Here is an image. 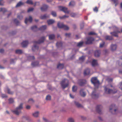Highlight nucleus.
<instances>
[{
  "mask_svg": "<svg viewBox=\"0 0 122 122\" xmlns=\"http://www.w3.org/2000/svg\"><path fill=\"white\" fill-rule=\"evenodd\" d=\"M92 66H94L97 64V61L95 59H93L92 63Z\"/></svg>",
  "mask_w": 122,
  "mask_h": 122,
  "instance_id": "20",
  "label": "nucleus"
},
{
  "mask_svg": "<svg viewBox=\"0 0 122 122\" xmlns=\"http://www.w3.org/2000/svg\"><path fill=\"white\" fill-rule=\"evenodd\" d=\"M115 105L114 104H113L110 107V112H111V110L115 108Z\"/></svg>",
  "mask_w": 122,
  "mask_h": 122,
  "instance_id": "35",
  "label": "nucleus"
},
{
  "mask_svg": "<svg viewBox=\"0 0 122 122\" xmlns=\"http://www.w3.org/2000/svg\"><path fill=\"white\" fill-rule=\"evenodd\" d=\"M94 40V39L92 37H88L87 38V40L86 42V44H91Z\"/></svg>",
  "mask_w": 122,
  "mask_h": 122,
  "instance_id": "7",
  "label": "nucleus"
},
{
  "mask_svg": "<svg viewBox=\"0 0 122 122\" xmlns=\"http://www.w3.org/2000/svg\"><path fill=\"white\" fill-rule=\"evenodd\" d=\"M26 3L31 5L33 4V3L32 0H27L26 2Z\"/></svg>",
  "mask_w": 122,
  "mask_h": 122,
  "instance_id": "37",
  "label": "nucleus"
},
{
  "mask_svg": "<svg viewBox=\"0 0 122 122\" xmlns=\"http://www.w3.org/2000/svg\"><path fill=\"white\" fill-rule=\"evenodd\" d=\"M86 81L85 80L80 79L78 81V83L79 85L82 86L86 83Z\"/></svg>",
  "mask_w": 122,
  "mask_h": 122,
  "instance_id": "9",
  "label": "nucleus"
},
{
  "mask_svg": "<svg viewBox=\"0 0 122 122\" xmlns=\"http://www.w3.org/2000/svg\"><path fill=\"white\" fill-rule=\"evenodd\" d=\"M39 63L38 62H33L31 63L32 65L33 66H38Z\"/></svg>",
  "mask_w": 122,
  "mask_h": 122,
  "instance_id": "34",
  "label": "nucleus"
},
{
  "mask_svg": "<svg viewBox=\"0 0 122 122\" xmlns=\"http://www.w3.org/2000/svg\"><path fill=\"white\" fill-rule=\"evenodd\" d=\"M121 32H122V29L121 30V31L117 30L116 31L110 32V33L112 36H114L115 37H118V35L117 34L118 33H120Z\"/></svg>",
  "mask_w": 122,
  "mask_h": 122,
  "instance_id": "8",
  "label": "nucleus"
},
{
  "mask_svg": "<svg viewBox=\"0 0 122 122\" xmlns=\"http://www.w3.org/2000/svg\"><path fill=\"white\" fill-rule=\"evenodd\" d=\"M102 107L101 105H97L96 107V110L97 112L99 114L101 113V109Z\"/></svg>",
  "mask_w": 122,
  "mask_h": 122,
  "instance_id": "10",
  "label": "nucleus"
},
{
  "mask_svg": "<svg viewBox=\"0 0 122 122\" xmlns=\"http://www.w3.org/2000/svg\"><path fill=\"white\" fill-rule=\"evenodd\" d=\"M28 44V41H25L21 43V45L23 47L26 46Z\"/></svg>",
  "mask_w": 122,
  "mask_h": 122,
  "instance_id": "14",
  "label": "nucleus"
},
{
  "mask_svg": "<svg viewBox=\"0 0 122 122\" xmlns=\"http://www.w3.org/2000/svg\"><path fill=\"white\" fill-rule=\"evenodd\" d=\"M105 39L107 40H113V38L112 36H106Z\"/></svg>",
  "mask_w": 122,
  "mask_h": 122,
  "instance_id": "22",
  "label": "nucleus"
},
{
  "mask_svg": "<svg viewBox=\"0 0 122 122\" xmlns=\"http://www.w3.org/2000/svg\"><path fill=\"white\" fill-rule=\"evenodd\" d=\"M83 41H80L77 44V46L79 47H81L83 45Z\"/></svg>",
  "mask_w": 122,
  "mask_h": 122,
  "instance_id": "31",
  "label": "nucleus"
},
{
  "mask_svg": "<svg viewBox=\"0 0 122 122\" xmlns=\"http://www.w3.org/2000/svg\"><path fill=\"white\" fill-rule=\"evenodd\" d=\"M23 3L21 2L20 1L16 5L15 7H19L21 5H23Z\"/></svg>",
  "mask_w": 122,
  "mask_h": 122,
  "instance_id": "33",
  "label": "nucleus"
},
{
  "mask_svg": "<svg viewBox=\"0 0 122 122\" xmlns=\"http://www.w3.org/2000/svg\"><path fill=\"white\" fill-rule=\"evenodd\" d=\"M64 67V65L63 64H59L57 66V68L59 69H62Z\"/></svg>",
  "mask_w": 122,
  "mask_h": 122,
  "instance_id": "21",
  "label": "nucleus"
},
{
  "mask_svg": "<svg viewBox=\"0 0 122 122\" xmlns=\"http://www.w3.org/2000/svg\"><path fill=\"white\" fill-rule=\"evenodd\" d=\"M31 29L33 31H36L37 29V28L36 25H34L31 27Z\"/></svg>",
  "mask_w": 122,
  "mask_h": 122,
  "instance_id": "28",
  "label": "nucleus"
},
{
  "mask_svg": "<svg viewBox=\"0 0 122 122\" xmlns=\"http://www.w3.org/2000/svg\"><path fill=\"white\" fill-rule=\"evenodd\" d=\"M22 51L21 50H17L15 51V53L17 54H21L22 53Z\"/></svg>",
  "mask_w": 122,
  "mask_h": 122,
  "instance_id": "32",
  "label": "nucleus"
},
{
  "mask_svg": "<svg viewBox=\"0 0 122 122\" xmlns=\"http://www.w3.org/2000/svg\"><path fill=\"white\" fill-rule=\"evenodd\" d=\"M105 42H103L102 43H100V47L101 48L104 45Z\"/></svg>",
  "mask_w": 122,
  "mask_h": 122,
  "instance_id": "48",
  "label": "nucleus"
},
{
  "mask_svg": "<svg viewBox=\"0 0 122 122\" xmlns=\"http://www.w3.org/2000/svg\"><path fill=\"white\" fill-rule=\"evenodd\" d=\"M7 90L8 93V94H11L13 93V92L11 91L10 90L8 87L7 88Z\"/></svg>",
  "mask_w": 122,
  "mask_h": 122,
  "instance_id": "45",
  "label": "nucleus"
},
{
  "mask_svg": "<svg viewBox=\"0 0 122 122\" xmlns=\"http://www.w3.org/2000/svg\"><path fill=\"white\" fill-rule=\"evenodd\" d=\"M62 42H57L56 43V46L58 47H59L62 46Z\"/></svg>",
  "mask_w": 122,
  "mask_h": 122,
  "instance_id": "23",
  "label": "nucleus"
},
{
  "mask_svg": "<svg viewBox=\"0 0 122 122\" xmlns=\"http://www.w3.org/2000/svg\"><path fill=\"white\" fill-rule=\"evenodd\" d=\"M100 51L99 50H97L95 51L94 53V56L95 57H98L100 55Z\"/></svg>",
  "mask_w": 122,
  "mask_h": 122,
  "instance_id": "17",
  "label": "nucleus"
},
{
  "mask_svg": "<svg viewBox=\"0 0 122 122\" xmlns=\"http://www.w3.org/2000/svg\"><path fill=\"white\" fill-rule=\"evenodd\" d=\"M59 8L61 10L63 11L65 13H69V12L68 11L67 8L61 6L59 7Z\"/></svg>",
  "mask_w": 122,
  "mask_h": 122,
  "instance_id": "11",
  "label": "nucleus"
},
{
  "mask_svg": "<svg viewBox=\"0 0 122 122\" xmlns=\"http://www.w3.org/2000/svg\"><path fill=\"white\" fill-rule=\"evenodd\" d=\"M14 22L17 25H18L19 24V21L16 19H15L14 20Z\"/></svg>",
  "mask_w": 122,
  "mask_h": 122,
  "instance_id": "40",
  "label": "nucleus"
},
{
  "mask_svg": "<svg viewBox=\"0 0 122 122\" xmlns=\"http://www.w3.org/2000/svg\"><path fill=\"white\" fill-rule=\"evenodd\" d=\"M46 99L47 100H50L51 99V97L49 95H47L46 98Z\"/></svg>",
  "mask_w": 122,
  "mask_h": 122,
  "instance_id": "47",
  "label": "nucleus"
},
{
  "mask_svg": "<svg viewBox=\"0 0 122 122\" xmlns=\"http://www.w3.org/2000/svg\"><path fill=\"white\" fill-rule=\"evenodd\" d=\"M32 17L31 16H30L29 19L26 18L25 20V23L26 24H27V22L28 21L30 23L32 22Z\"/></svg>",
  "mask_w": 122,
  "mask_h": 122,
  "instance_id": "13",
  "label": "nucleus"
},
{
  "mask_svg": "<svg viewBox=\"0 0 122 122\" xmlns=\"http://www.w3.org/2000/svg\"><path fill=\"white\" fill-rule=\"evenodd\" d=\"M115 4V6H116L118 4V0H111Z\"/></svg>",
  "mask_w": 122,
  "mask_h": 122,
  "instance_id": "43",
  "label": "nucleus"
},
{
  "mask_svg": "<svg viewBox=\"0 0 122 122\" xmlns=\"http://www.w3.org/2000/svg\"><path fill=\"white\" fill-rule=\"evenodd\" d=\"M14 59H11L10 62L11 63H12L14 62Z\"/></svg>",
  "mask_w": 122,
  "mask_h": 122,
  "instance_id": "64",
  "label": "nucleus"
},
{
  "mask_svg": "<svg viewBox=\"0 0 122 122\" xmlns=\"http://www.w3.org/2000/svg\"><path fill=\"white\" fill-rule=\"evenodd\" d=\"M69 17V16L65 15L62 17H59V18L60 19H63L65 18H68Z\"/></svg>",
  "mask_w": 122,
  "mask_h": 122,
  "instance_id": "46",
  "label": "nucleus"
},
{
  "mask_svg": "<svg viewBox=\"0 0 122 122\" xmlns=\"http://www.w3.org/2000/svg\"><path fill=\"white\" fill-rule=\"evenodd\" d=\"M75 5V1H71L69 3V5L72 6H74Z\"/></svg>",
  "mask_w": 122,
  "mask_h": 122,
  "instance_id": "24",
  "label": "nucleus"
},
{
  "mask_svg": "<svg viewBox=\"0 0 122 122\" xmlns=\"http://www.w3.org/2000/svg\"><path fill=\"white\" fill-rule=\"evenodd\" d=\"M48 7V6L47 5L44 4L42 6L41 8V10L42 11H45L47 10Z\"/></svg>",
  "mask_w": 122,
  "mask_h": 122,
  "instance_id": "12",
  "label": "nucleus"
},
{
  "mask_svg": "<svg viewBox=\"0 0 122 122\" xmlns=\"http://www.w3.org/2000/svg\"><path fill=\"white\" fill-rule=\"evenodd\" d=\"M2 97L3 98L7 97V96L6 95L4 94L2 95Z\"/></svg>",
  "mask_w": 122,
  "mask_h": 122,
  "instance_id": "59",
  "label": "nucleus"
},
{
  "mask_svg": "<svg viewBox=\"0 0 122 122\" xmlns=\"http://www.w3.org/2000/svg\"><path fill=\"white\" fill-rule=\"evenodd\" d=\"M79 59L81 61H83L85 60V57L84 56H82L81 57H80L79 58Z\"/></svg>",
  "mask_w": 122,
  "mask_h": 122,
  "instance_id": "38",
  "label": "nucleus"
},
{
  "mask_svg": "<svg viewBox=\"0 0 122 122\" xmlns=\"http://www.w3.org/2000/svg\"><path fill=\"white\" fill-rule=\"evenodd\" d=\"M75 103L76 106L78 107H82V106L78 102H75Z\"/></svg>",
  "mask_w": 122,
  "mask_h": 122,
  "instance_id": "29",
  "label": "nucleus"
},
{
  "mask_svg": "<svg viewBox=\"0 0 122 122\" xmlns=\"http://www.w3.org/2000/svg\"><path fill=\"white\" fill-rule=\"evenodd\" d=\"M23 104L21 103L18 107H17L15 110H12V111L14 114L19 115L21 113V110L23 108Z\"/></svg>",
  "mask_w": 122,
  "mask_h": 122,
  "instance_id": "3",
  "label": "nucleus"
},
{
  "mask_svg": "<svg viewBox=\"0 0 122 122\" xmlns=\"http://www.w3.org/2000/svg\"><path fill=\"white\" fill-rule=\"evenodd\" d=\"M4 2L2 0H0V5H3Z\"/></svg>",
  "mask_w": 122,
  "mask_h": 122,
  "instance_id": "55",
  "label": "nucleus"
},
{
  "mask_svg": "<svg viewBox=\"0 0 122 122\" xmlns=\"http://www.w3.org/2000/svg\"><path fill=\"white\" fill-rule=\"evenodd\" d=\"M104 90H105V93L108 94L111 93L114 94L117 92L116 91V92H114L112 90L108 88L106 86L105 87Z\"/></svg>",
  "mask_w": 122,
  "mask_h": 122,
  "instance_id": "6",
  "label": "nucleus"
},
{
  "mask_svg": "<svg viewBox=\"0 0 122 122\" xmlns=\"http://www.w3.org/2000/svg\"><path fill=\"white\" fill-rule=\"evenodd\" d=\"M57 26L59 28H62L64 30H69V27L63 24V23L59 22L57 24Z\"/></svg>",
  "mask_w": 122,
  "mask_h": 122,
  "instance_id": "5",
  "label": "nucleus"
},
{
  "mask_svg": "<svg viewBox=\"0 0 122 122\" xmlns=\"http://www.w3.org/2000/svg\"><path fill=\"white\" fill-rule=\"evenodd\" d=\"M49 15H47V14H45L43 15H41L40 17V18L42 19H45L49 17Z\"/></svg>",
  "mask_w": 122,
  "mask_h": 122,
  "instance_id": "19",
  "label": "nucleus"
},
{
  "mask_svg": "<svg viewBox=\"0 0 122 122\" xmlns=\"http://www.w3.org/2000/svg\"><path fill=\"white\" fill-rule=\"evenodd\" d=\"M80 95L82 97H85L86 95L85 92L84 91L83 89H81L80 90Z\"/></svg>",
  "mask_w": 122,
  "mask_h": 122,
  "instance_id": "15",
  "label": "nucleus"
},
{
  "mask_svg": "<svg viewBox=\"0 0 122 122\" xmlns=\"http://www.w3.org/2000/svg\"><path fill=\"white\" fill-rule=\"evenodd\" d=\"M34 9L33 8H29L27 10V12H29L30 11H32Z\"/></svg>",
  "mask_w": 122,
  "mask_h": 122,
  "instance_id": "51",
  "label": "nucleus"
},
{
  "mask_svg": "<svg viewBox=\"0 0 122 122\" xmlns=\"http://www.w3.org/2000/svg\"><path fill=\"white\" fill-rule=\"evenodd\" d=\"M113 79L112 78H110L108 79V81L109 82H112V81Z\"/></svg>",
  "mask_w": 122,
  "mask_h": 122,
  "instance_id": "63",
  "label": "nucleus"
},
{
  "mask_svg": "<svg viewBox=\"0 0 122 122\" xmlns=\"http://www.w3.org/2000/svg\"><path fill=\"white\" fill-rule=\"evenodd\" d=\"M65 35L66 37H70L71 34L70 33H66L65 34Z\"/></svg>",
  "mask_w": 122,
  "mask_h": 122,
  "instance_id": "54",
  "label": "nucleus"
},
{
  "mask_svg": "<svg viewBox=\"0 0 122 122\" xmlns=\"http://www.w3.org/2000/svg\"><path fill=\"white\" fill-rule=\"evenodd\" d=\"M3 10H4L5 11H6L5 9L4 8H1L0 9V12L3 11Z\"/></svg>",
  "mask_w": 122,
  "mask_h": 122,
  "instance_id": "58",
  "label": "nucleus"
},
{
  "mask_svg": "<svg viewBox=\"0 0 122 122\" xmlns=\"http://www.w3.org/2000/svg\"><path fill=\"white\" fill-rule=\"evenodd\" d=\"M49 39L50 40H52L54 39L55 38V36L54 34H51L49 36Z\"/></svg>",
  "mask_w": 122,
  "mask_h": 122,
  "instance_id": "25",
  "label": "nucleus"
},
{
  "mask_svg": "<svg viewBox=\"0 0 122 122\" xmlns=\"http://www.w3.org/2000/svg\"><path fill=\"white\" fill-rule=\"evenodd\" d=\"M117 46L116 44L111 45V49L112 51H115L117 48Z\"/></svg>",
  "mask_w": 122,
  "mask_h": 122,
  "instance_id": "16",
  "label": "nucleus"
},
{
  "mask_svg": "<svg viewBox=\"0 0 122 122\" xmlns=\"http://www.w3.org/2000/svg\"><path fill=\"white\" fill-rule=\"evenodd\" d=\"M120 86L119 88L122 90V82L120 83Z\"/></svg>",
  "mask_w": 122,
  "mask_h": 122,
  "instance_id": "57",
  "label": "nucleus"
},
{
  "mask_svg": "<svg viewBox=\"0 0 122 122\" xmlns=\"http://www.w3.org/2000/svg\"><path fill=\"white\" fill-rule=\"evenodd\" d=\"M39 114V112H36L33 113L32 115L34 117H37L38 116Z\"/></svg>",
  "mask_w": 122,
  "mask_h": 122,
  "instance_id": "26",
  "label": "nucleus"
},
{
  "mask_svg": "<svg viewBox=\"0 0 122 122\" xmlns=\"http://www.w3.org/2000/svg\"><path fill=\"white\" fill-rule=\"evenodd\" d=\"M76 14L74 13H72L71 14V15L72 17H75L76 16Z\"/></svg>",
  "mask_w": 122,
  "mask_h": 122,
  "instance_id": "49",
  "label": "nucleus"
},
{
  "mask_svg": "<svg viewBox=\"0 0 122 122\" xmlns=\"http://www.w3.org/2000/svg\"><path fill=\"white\" fill-rule=\"evenodd\" d=\"M26 108L27 109H29L30 108V107L29 105L26 106Z\"/></svg>",
  "mask_w": 122,
  "mask_h": 122,
  "instance_id": "62",
  "label": "nucleus"
},
{
  "mask_svg": "<svg viewBox=\"0 0 122 122\" xmlns=\"http://www.w3.org/2000/svg\"><path fill=\"white\" fill-rule=\"evenodd\" d=\"M97 34L92 31L91 32L88 33V35H97Z\"/></svg>",
  "mask_w": 122,
  "mask_h": 122,
  "instance_id": "41",
  "label": "nucleus"
},
{
  "mask_svg": "<svg viewBox=\"0 0 122 122\" xmlns=\"http://www.w3.org/2000/svg\"><path fill=\"white\" fill-rule=\"evenodd\" d=\"M46 25H45L42 26L39 29L40 30H43L46 29Z\"/></svg>",
  "mask_w": 122,
  "mask_h": 122,
  "instance_id": "27",
  "label": "nucleus"
},
{
  "mask_svg": "<svg viewBox=\"0 0 122 122\" xmlns=\"http://www.w3.org/2000/svg\"><path fill=\"white\" fill-rule=\"evenodd\" d=\"M43 120L46 122H48V120L45 118H43Z\"/></svg>",
  "mask_w": 122,
  "mask_h": 122,
  "instance_id": "60",
  "label": "nucleus"
},
{
  "mask_svg": "<svg viewBox=\"0 0 122 122\" xmlns=\"http://www.w3.org/2000/svg\"><path fill=\"white\" fill-rule=\"evenodd\" d=\"M68 80L66 79H64L61 83V86L63 89H64L68 86Z\"/></svg>",
  "mask_w": 122,
  "mask_h": 122,
  "instance_id": "4",
  "label": "nucleus"
},
{
  "mask_svg": "<svg viewBox=\"0 0 122 122\" xmlns=\"http://www.w3.org/2000/svg\"><path fill=\"white\" fill-rule=\"evenodd\" d=\"M39 2H36L34 5V6H35L36 5H39Z\"/></svg>",
  "mask_w": 122,
  "mask_h": 122,
  "instance_id": "56",
  "label": "nucleus"
},
{
  "mask_svg": "<svg viewBox=\"0 0 122 122\" xmlns=\"http://www.w3.org/2000/svg\"><path fill=\"white\" fill-rule=\"evenodd\" d=\"M51 14L54 17H56V12L54 11H52L51 13Z\"/></svg>",
  "mask_w": 122,
  "mask_h": 122,
  "instance_id": "39",
  "label": "nucleus"
},
{
  "mask_svg": "<svg viewBox=\"0 0 122 122\" xmlns=\"http://www.w3.org/2000/svg\"><path fill=\"white\" fill-rule=\"evenodd\" d=\"M17 18L20 20H21L22 19L23 16L21 15H18L17 16Z\"/></svg>",
  "mask_w": 122,
  "mask_h": 122,
  "instance_id": "53",
  "label": "nucleus"
},
{
  "mask_svg": "<svg viewBox=\"0 0 122 122\" xmlns=\"http://www.w3.org/2000/svg\"><path fill=\"white\" fill-rule=\"evenodd\" d=\"M34 101L31 99H29L28 100V102L29 103H32L34 102Z\"/></svg>",
  "mask_w": 122,
  "mask_h": 122,
  "instance_id": "50",
  "label": "nucleus"
},
{
  "mask_svg": "<svg viewBox=\"0 0 122 122\" xmlns=\"http://www.w3.org/2000/svg\"><path fill=\"white\" fill-rule=\"evenodd\" d=\"M45 39V37H41L40 39L38 41H34L33 42L35 44L32 48V50L33 51H35L36 50H38L39 47L36 45L37 44H40L44 42Z\"/></svg>",
  "mask_w": 122,
  "mask_h": 122,
  "instance_id": "2",
  "label": "nucleus"
},
{
  "mask_svg": "<svg viewBox=\"0 0 122 122\" xmlns=\"http://www.w3.org/2000/svg\"><path fill=\"white\" fill-rule=\"evenodd\" d=\"M93 10L95 12H97L98 11V9L97 7H96L93 9Z\"/></svg>",
  "mask_w": 122,
  "mask_h": 122,
  "instance_id": "52",
  "label": "nucleus"
},
{
  "mask_svg": "<svg viewBox=\"0 0 122 122\" xmlns=\"http://www.w3.org/2000/svg\"><path fill=\"white\" fill-rule=\"evenodd\" d=\"M9 102L10 103H13L14 102L13 99L12 98H10L9 100Z\"/></svg>",
  "mask_w": 122,
  "mask_h": 122,
  "instance_id": "44",
  "label": "nucleus"
},
{
  "mask_svg": "<svg viewBox=\"0 0 122 122\" xmlns=\"http://www.w3.org/2000/svg\"><path fill=\"white\" fill-rule=\"evenodd\" d=\"M4 52V50L3 49H0V52L1 53H3Z\"/></svg>",
  "mask_w": 122,
  "mask_h": 122,
  "instance_id": "61",
  "label": "nucleus"
},
{
  "mask_svg": "<svg viewBox=\"0 0 122 122\" xmlns=\"http://www.w3.org/2000/svg\"><path fill=\"white\" fill-rule=\"evenodd\" d=\"M68 121L69 122H74V119L71 118H69L68 119Z\"/></svg>",
  "mask_w": 122,
  "mask_h": 122,
  "instance_id": "42",
  "label": "nucleus"
},
{
  "mask_svg": "<svg viewBox=\"0 0 122 122\" xmlns=\"http://www.w3.org/2000/svg\"><path fill=\"white\" fill-rule=\"evenodd\" d=\"M77 88L76 86H74L72 88V91L74 92H76L77 90Z\"/></svg>",
  "mask_w": 122,
  "mask_h": 122,
  "instance_id": "36",
  "label": "nucleus"
},
{
  "mask_svg": "<svg viewBox=\"0 0 122 122\" xmlns=\"http://www.w3.org/2000/svg\"><path fill=\"white\" fill-rule=\"evenodd\" d=\"M90 70L89 69L87 68L86 69L84 72V75L85 76L88 75L90 74Z\"/></svg>",
  "mask_w": 122,
  "mask_h": 122,
  "instance_id": "18",
  "label": "nucleus"
},
{
  "mask_svg": "<svg viewBox=\"0 0 122 122\" xmlns=\"http://www.w3.org/2000/svg\"><path fill=\"white\" fill-rule=\"evenodd\" d=\"M54 22V21L52 20H50L47 21L48 25H50L53 24Z\"/></svg>",
  "mask_w": 122,
  "mask_h": 122,
  "instance_id": "30",
  "label": "nucleus"
},
{
  "mask_svg": "<svg viewBox=\"0 0 122 122\" xmlns=\"http://www.w3.org/2000/svg\"><path fill=\"white\" fill-rule=\"evenodd\" d=\"M91 81L94 84L95 87L94 91H93L92 94V97L94 98H97L99 97V95L98 94H96V89L98 88L100 84L99 81L97 80V77H93L91 79Z\"/></svg>",
  "mask_w": 122,
  "mask_h": 122,
  "instance_id": "1",
  "label": "nucleus"
}]
</instances>
